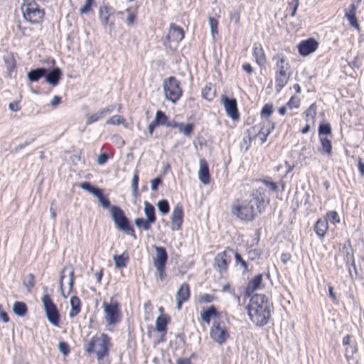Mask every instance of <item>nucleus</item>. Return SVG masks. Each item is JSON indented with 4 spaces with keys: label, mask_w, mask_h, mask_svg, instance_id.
<instances>
[{
    "label": "nucleus",
    "mask_w": 364,
    "mask_h": 364,
    "mask_svg": "<svg viewBox=\"0 0 364 364\" xmlns=\"http://www.w3.org/2000/svg\"><path fill=\"white\" fill-rule=\"evenodd\" d=\"M267 129L264 127L261 128L259 133L263 134V136L261 137V141L262 143L267 141V136L271 133V132L274 129V123L270 120L267 119Z\"/></svg>",
    "instance_id": "c9c22d12"
},
{
    "label": "nucleus",
    "mask_w": 364,
    "mask_h": 364,
    "mask_svg": "<svg viewBox=\"0 0 364 364\" xmlns=\"http://www.w3.org/2000/svg\"><path fill=\"white\" fill-rule=\"evenodd\" d=\"M208 21L210 27V32L212 35L214 36L218 33V21L213 17H210Z\"/></svg>",
    "instance_id": "4d7b16f0"
},
{
    "label": "nucleus",
    "mask_w": 364,
    "mask_h": 364,
    "mask_svg": "<svg viewBox=\"0 0 364 364\" xmlns=\"http://www.w3.org/2000/svg\"><path fill=\"white\" fill-rule=\"evenodd\" d=\"M346 17L347 18L350 26L355 28L357 30L360 29V26L357 21L356 16H348Z\"/></svg>",
    "instance_id": "052dcab7"
},
{
    "label": "nucleus",
    "mask_w": 364,
    "mask_h": 364,
    "mask_svg": "<svg viewBox=\"0 0 364 364\" xmlns=\"http://www.w3.org/2000/svg\"><path fill=\"white\" fill-rule=\"evenodd\" d=\"M124 12L127 14V17L126 19V23L127 26H132L136 19V13L131 8H127Z\"/></svg>",
    "instance_id": "58836bf2"
},
{
    "label": "nucleus",
    "mask_w": 364,
    "mask_h": 364,
    "mask_svg": "<svg viewBox=\"0 0 364 364\" xmlns=\"http://www.w3.org/2000/svg\"><path fill=\"white\" fill-rule=\"evenodd\" d=\"M156 251V256L153 258L154 266L161 267L166 266L168 259V255L164 247H154Z\"/></svg>",
    "instance_id": "dca6fc26"
},
{
    "label": "nucleus",
    "mask_w": 364,
    "mask_h": 364,
    "mask_svg": "<svg viewBox=\"0 0 364 364\" xmlns=\"http://www.w3.org/2000/svg\"><path fill=\"white\" fill-rule=\"evenodd\" d=\"M213 299V296L212 295L205 294L200 296V302L201 303H210Z\"/></svg>",
    "instance_id": "774afa93"
},
{
    "label": "nucleus",
    "mask_w": 364,
    "mask_h": 364,
    "mask_svg": "<svg viewBox=\"0 0 364 364\" xmlns=\"http://www.w3.org/2000/svg\"><path fill=\"white\" fill-rule=\"evenodd\" d=\"M155 122L158 125H164L166 124L168 119L167 116L165 114V113L161 110L156 111L154 117Z\"/></svg>",
    "instance_id": "ea45409f"
},
{
    "label": "nucleus",
    "mask_w": 364,
    "mask_h": 364,
    "mask_svg": "<svg viewBox=\"0 0 364 364\" xmlns=\"http://www.w3.org/2000/svg\"><path fill=\"white\" fill-rule=\"evenodd\" d=\"M58 349L64 355H67L70 351L68 344L63 341L58 343Z\"/></svg>",
    "instance_id": "bf43d9fd"
},
{
    "label": "nucleus",
    "mask_w": 364,
    "mask_h": 364,
    "mask_svg": "<svg viewBox=\"0 0 364 364\" xmlns=\"http://www.w3.org/2000/svg\"><path fill=\"white\" fill-rule=\"evenodd\" d=\"M157 208H158L159 211L162 215L168 214L170 210L168 202L165 199L159 200L157 203Z\"/></svg>",
    "instance_id": "37998d69"
},
{
    "label": "nucleus",
    "mask_w": 364,
    "mask_h": 364,
    "mask_svg": "<svg viewBox=\"0 0 364 364\" xmlns=\"http://www.w3.org/2000/svg\"><path fill=\"white\" fill-rule=\"evenodd\" d=\"M102 307L105 313V319L107 325H115L120 321L121 313L119 304L117 301L111 303L104 301Z\"/></svg>",
    "instance_id": "1a4fd4ad"
},
{
    "label": "nucleus",
    "mask_w": 364,
    "mask_h": 364,
    "mask_svg": "<svg viewBox=\"0 0 364 364\" xmlns=\"http://www.w3.org/2000/svg\"><path fill=\"white\" fill-rule=\"evenodd\" d=\"M168 38L173 41L179 42L184 38V31L181 27L171 23Z\"/></svg>",
    "instance_id": "412c9836"
},
{
    "label": "nucleus",
    "mask_w": 364,
    "mask_h": 364,
    "mask_svg": "<svg viewBox=\"0 0 364 364\" xmlns=\"http://www.w3.org/2000/svg\"><path fill=\"white\" fill-rule=\"evenodd\" d=\"M95 196L97 198L99 202L104 208L110 207V202L109 199L103 195L102 189H100L98 191V193H97Z\"/></svg>",
    "instance_id": "c03bdc74"
},
{
    "label": "nucleus",
    "mask_w": 364,
    "mask_h": 364,
    "mask_svg": "<svg viewBox=\"0 0 364 364\" xmlns=\"http://www.w3.org/2000/svg\"><path fill=\"white\" fill-rule=\"evenodd\" d=\"M319 135H328L331 134V128L329 124H321L318 127Z\"/></svg>",
    "instance_id": "5fc2aeb1"
},
{
    "label": "nucleus",
    "mask_w": 364,
    "mask_h": 364,
    "mask_svg": "<svg viewBox=\"0 0 364 364\" xmlns=\"http://www.w3.org/2000/svg\"><path fill=\"white\" fill-rule=\"evenodd\" d=\"M218 315V311L214 306H210L206 310L203 311L200 314L201 319L205 322L207 324H209L210 322V318L212 316H216Z\"/></svg>",
    "instance_id": "c85d7f7f"
},
{
    "label": "nucleus",
    "mask_w": 364,
    "mask_h": 364,
    "mask_svg": "<svg viewBox=\"0 0 364 364\" xmlns=\"http://www.w3.org/2000/svg\"><path fill=\"white\" fill-rule=\"evenodd\" d=\"M273 112V105L271 104H266L261 110V116L262 117H269Z\"/></svg>",
    "instance_id": "8fccbe9b"
},
{
    "label": "nucleus",
    "mask_w": 364,
    "mask_h": 364,
    "mask_svg": "<svg viewBox=\"0 0 364 364\" xmlns=\"http://www.w3.org/2000/svg\"><path fill=\"white\" fill-rule=\"evenodd\" d=\"M231 262L230 255H228L226 250L218 253L213 260V267L221 276L226 273L228 267Z\"/></svg>",
    "instance_id": "9b49d317"
},
{
    "label": "nucleus",
    "mask_w": 364,
    "mask_h": 364,
    "mask_svg": "<svg viewBox=\"0 0 364 364\" xmlns=\"http://www.w3.org/2000/svg\"><path fill=\"white\" fill-rule=\"evenodd\" d=\"M110 13L107 7L100 9V19L103 26H109L112 27L114 26L113 22H109Z\"/></svg>",
    "instance_id": "c756f323"
},
{
    "label": "nucleus",
    "mask_w": 364,
    "mask_h": 364,
    "mask_svg": "<svg viewBox=\"0 0 364 364\" xmlns=\"http://www.w3.org/2000/svg\"><path fill=\"white\" fill-rule=\"evenodd\" d=\"M235 262L237 265L240 264L243 268V272H246L248 271V265L246 261H245L240 254L235 252Z\"/></svg>",
    "instance_id": "de8ad7c7"
},
{
    "label": "nucleus",
    "mask_w": 364,
    "mask_h": 364,
    "mask_svg": "<svg viewBox=\"0 0 364 364\" xmlns=\"http://www.w3.org/2000/svg\"><path fill=\"white\" fill-rule=\"evenodd\" d=\"M290 66L283 57H279L276 63V89L279 92L288 82L290 77Z\"/></svg>",
    "instance_id": "423d86ee"
},
{
    "label": "nucleus",
    "mask_w": 364,
    "mask_h": 364,
    "mask_svg": "<svg viewBox=\"0 0 364 364\" xmlns=\"http://www.w3.org/2000/svg\"><path fill=\"white\" fill-rule=\"evenodd\" d=\"M178 127L176 128L178 131L182 133L185 136L189 137L191 136L193 131V124L188 123L184 124L183 123L178 122Z\"/></svg>",
    "instance_id": "f704fd0d"
},
{
    "label": "nucleus",
    "mask_w": 364,
    "mask_h": 364,
    "mask_svg": "<svg viewBox=\"0 0 364 364\" xmlns=\"http://www.w3.org/2000/svg\"><path fill=\"white\" fill-rule=\"evenodd\" d=\"M108 160V155L105 153L101 154L98 156L97 164L100 165L105 164Z\"/></svg>",
    "instance_id": "338daca9"
},
{
    "label": "nucleus",
    "mask_w": 364,
    "mask_h": 364,
    "mask_svg": "<svg viewBox=\"0 0 364 364\" xmlns=\"http://www.w3.org/2000/svg\"><path fill=\"white\" fill-rule=\"evenodd\" d=\"M80 187L87 191L88 193L92 194L93 196H95L97 193H98V191L100 190V188L95 187L90 184V182H83L80 184Z\"/></svg>",
    "instance_id": "a19ab883"
},
{
    "label": "nucleus",
    "mask_w": 364,
    "mask_h": 364,
    "mask_svg": "<svg viewBox=\"0 0 364 364\" xmlns=\"http://www.w3.org/2000/svg\"><path fill=\"white\" fill-rule=\"evenodd\" d=\"M163 90L166 99L173 103L176 102L182 95L180 82L173 76L164 80Z\"/></svg>",
    "instance_id": "0eeeda50"
},
{
    "label": "nucleus",
    "mask_w": 364,
    "mask_h": 364,
    "mask_svg": "<svg viewBox=\"0 0 364 364\" xmlns=\"http://www.w3.org/2000/svg\"><path fill=\"white\" fill-rule=\"evenodd\" d=\"M272 305L264 294L253 295L247 306L251 321L257 326H262L267 323L272 311Z\"/></svg>",
    "instance_id": "f03ea898"
},
{
    "label": "nucleus",
    "mask_w": 364,
    "mask_h": 364,
    "mask_svg": "<svg viewBox=\"0 0 364 364\" xmlns=\"http://www.w3.org/2000/svg\"><path fill=\"white\" fill-rule=\"evenodd\" d=\"M65 271H68V275H69V277H70V280H69V283H68V286H69L68 294L73 289V284H74V268H73V265L71 264H67L66 265L64 266V267L63 268V269L60 272V282H59L60 283L59 284H60V290L62 291V294H63V296L64 297H66V296L64 295L63 291V280L65 278L64 272Z\"/></svg>",
    "instance_id": "f3484780"
},
{
    "label": "nucleus",
    "mask_w": 364,
    "mask_h": 364,
    "mask_svg": "<svg viewBox=\"0 0 364 364\" xmlns=\"http://www.w3.org/2000/svg\"><path fill=\"white\" fill-rule=\"evenodd\" d=\"M104 117L102 114L101 112L99 110L98 112L90 115L87 117L86 119V124L89 125L101 119H102Z\"/></svg>",
    "instance_id": "09e8293b"
},
{
    "label": "nucleus",
    "mask_w": 364,
    "mask_h": 364,
    "mask_svg": "<svg viewBox=\"0 0 364 364\" xmlns=\"http://www.w3.org/2000/svg\"><path fill=\"white\" fill-rule=\"evenodd\" d=\"M138 181H139V174L138 171L135 170L132 176V194L134 196H137L138 193Z\"/></svg>",
    "instance_id": "a18cd8bd"
},
{
    "label": "nucleus",
    "mask_w": 364,
    "mask_h": 364,
    "mask_svg": "<svg viewBox=\"0 0 364 364\" xmlns=\"http://www.w3.org/2000/svg\"><path fill=\"white\" fill-rule=\"evenodd\" d=\"M92 2L93 0H85V4L80 9V14H84L89 13L91 10Z\"/></svg>",
    "instance_id": "6e6d98bb"
},
{
    "label": "nucleus",
    "mask_w": 364,
    "mask_h": 364,
    "mask_svg": "<svg viewBox=\"0 0 364 364\" xmlns=\"http://www.w3.org/2000/svg\"><path fill=\"white\" fill-rule=\"evenodd\" d=\"M110 213L116 227L119 230L130 235L133 239L136 238L133 228L129 225V221L128 218L126 217L124 213L119 207L116 205L111 206Z\"/></svg>",
    "instance_id": "39448f33"
},
{
    "label": "nucleus",
    "mask_w": 364,
    "mask_h": 364,
    "mask_svg": "<svg viewBox=\"0 0 364 364\" xmlns=\"http://www.w3.org/2000/svg\"><path fill=\"white\" fill-rule=\"evenodd\" d=\"M162 183V180L159 177H156L151 181V190L156 191L158 189L159 185Z\"/></svg>",
    "instance_id": "0e129e2a"
},
{
    "label": "nucleus",
    "mask_w": 364,
    "mask_h": 364,
    "mask_svg": "<svg viewBox=\"0 0 364 364\" xmlns=\"http://www.w3.org/2000/svg\"><path fill=\"white\" fill-rule=\"evenodd\" d=\"M70 311L69 312V317L73 318L77 316L80 310V300L76 296H73L70 299Z\"/></svg>",
    "instance_id": "393cba45"
},
{
    "label": "nucleus",
    "mask_w": 364,
    "mask_h": 364,
    "mask_svg": "<svg viewBox=\"0 0 364 364\" xmlns=\"http://www.w3.org/2000/svg\"><path fill=\"white\" fill-rule=\"evenodd\" d=\"M124 122V119L123 117L120 115H114L109 117L107 121V124L110 125H119Z\"/></svg>",
    "instance_id": "49530a36"
},
{
    "label": "nucleus",
    "mask_w": 364,
    "mask_h": 364,
    "mask_svg": "<svg viewBox=\"0 0 364 364\" xmlns=\"http://www.w3.org/2000/svg\"><path fill=\"white\" fill-rule=\"evenodd\" d=\"M252 55L256 63L262 67L266 63L264 50L261 43H255L252 47Z\"/></svg>",
    "instance_id": "6ab92c4d"
},
{
    "label": "nucleus",
    "mask_w": 364,
    "mask_h": 364,
    "mask_svg": "<svg viewBox=\"0 0 364 364\" xmlns=\"http://www.w3.org/2000/svg\"><path fill=\"white\" fill-rule=\"evenodd\" d=\"M190 297V289L187 283H183L176 293V299L187 301Z\"/></svg>",
    "instance_id": "cd10ccee"
},
{
    "label": "nucleus",
    "mask_w": 364,
    "mask_h": 364,
    "mask_svg": "<svg viewBox=\"0 0 364 364\" xmlns=\"http://www.w3.org/2000/svg\"><path fill=\"white\" fill-rule=\"evenodd\" d=\"M35 140L34 138H31L29 140H26L24 142L18 144V146H15L11 151V154H16L18 153L20 150H21L22 149L25 148L26 146H28L29 144H31L32 142H33Z\"/></svg>",
    "instance_id": "603ef678"
},
{
    "label": "nucleus",
    "mask_w": 364,
    "mask_h": 364,
    "mask_svg": "<svg viewBox=\"0 0 364 364\" xmlns=\"http://www.w3.org/2000/svg\"><path fill=\"white\" fill-rule=\"evenodd\" d=\"M117 109V111L119 112L122 109V106L119 104H110L107 107L101 109L100 111L101 112L103 117L107 114H111L114 109Z\"/></svg>",
    "instance_id": "79ce46f5"
},
{
    "label": "nucleus",
    "mask_w": 364,
    "mask_h": 364,
    "mask_svg": "<svg viewBox=\"0 0 364 364\" xmlns=\"http://www.w3.org/2000/svg\"><path fill=\"white\" fill-rule=\"evenodd\" d=\"M262 182L272 191H277L278 189L277 184L269 179H263Z\"/></svg>",
    "instance_id": "13d9d810"
},
{
    "label": "nucleus",
    "mask_w": 364,
    "mask_h": 364,
    "mask_svg": "<svg viewBox=\"0 0 364 364\" xmlns=\"http://www.w3.org/2000/svg\"><path fill=\"white\" fill-rule=\"evenodd\" d=\"M316 109H317V105H316V103H313L310 105V107L304 112L305 120H306V123L311 122L312 124H314L315 117L316 114Z\"/></svg>",
    "instance_id": "7c9ffc66"
},
{
    "label": "nucleus",
    "mask_w": 364,
    "mask_h": 364,
    "mask_svg": "<svg viewBox=\"0 0 364 364\" xmlns=\"http://www.w3.org/2000/svg\"><path fill=\"white\" fill-rule=\"evenodd\" d=\"M110 347V338L105 333L99 337H92L84 346L85 350L88 353H95L98 361L108 355Z\"/></svg>",
    "instance_id": "7ed1b4c3"
},
{
    "label": "nucleus",
    "mask_w": 364,
    "mask_h": 364,
    "mask_svg": "<svg viewBox=\"0 0 364 364\" xmlns=\"http://www.w3.org/2000/svg\"><path fill=\"white\" fill-rule=\"evenodd\" d=\"M262 279L263 275L262 274H259L253 277L248 283L247 287V294H251L254 293L255 291L260 289L262 288Z\"/></svg>",
    "instance_id": "aec40b11"
},
{
    "label": "nucleus",
    "mask_w": 364,
    "mask_h": 364,
    "mask_svg": "<svg viewBox=\"0 0 364 364\" xmlns=\"http://www.w3.org/2000/svg\"><path fill=\"white\" fill-rule=\"evenodd\" d=\"M357 348L356 346L351 343L346 346V357L348 360L350 359L353 355L356 353Z\"/></svg>",
    "instance_id": "3c124183"
},
{
    "label": "nucleus",
    "mask_w": 364,
    "mask_h": 364,
    "mask_svg": "<svg viewBox=\"0 0 364 364\" xmlns=\"http://www.w3.org/2000/svg\"><path fill=\"white\" fill-rule=\"evenodd\" d=\"M328 229V221L326 218H319L314 226V230L316 235L323 237L326 233V231Z\"/></svg>",
    "instance_id": "5701e85b"
},
{
    "label": "nucleus",
    "mask_w": 364,
    "mask_h": 364,
    "mask_svg": "<svg viewBox=\"0 0 364 364\" xmlns=\"http://www.w3.org/2000/svg\"><path fill=\"white\" fill-rule=\"evenodd\" d=\"M327 220H328L333 223H340V218L338 214V213L335 210L329 211L327 214Z\"/></svg>",
    "instance_id": "864d4df0"
},
{
    "label": "nucleus",
    "mask_w": 364,
    "mask_h": 364,
    "mask_svg": "<svg viewBox=\"0 0 364 364\" xmlns=\"http://www.w3.org/2000/svg\"><path fill=\"white\" fill-rule=\"evenodd\" d=\"M183 218V206L181 203H177L173 210L171 216V223L172 230H178L181 228Z\"/></svg>",
    "instance_id": "ddd939ff"
},
{
    "label": "nucleus",
    "mask_w": 364,
    "mask_h": 364,
    "mask_svg": "<svg viewBox=\"0 0 364 364\" xmlns=\"http://www.w3.org/2000/svg\"><path fill=\"white\" fill-rule=\"evenodd\" d=\"M134 224L139 229L149 230L152 223L148 222L146 219L144 220L143 218H138L135 219Z\"/></svg>",
    "instance_id": "e433bc0d"
},
{
    "label": "nucleus",
    "mask_w": 364,
    "mask_h": 364,
    "mask_svg": "<svg viewBox=\"0 0 364 364\" xmlns=\"http://www.w3.org/2000/svg\"><path fill=\"white\" fill-rule=\"evenodd\" d=\"M221 102L224 106L227 115L230 118L233 120H237L240 118L236 99L223 95L221 97Z\"/></svg>",
    "instance_id": "f8f14e48"
},
{
    "label": "nucleus",
    "mask_w": 364,
    "mask_h": 364,
    "mask_svg": "<svg viewBox=\"0 0 364 364\" xmlns=\"http://www.w3.org/2000/svg\"><path fill=\"white\" fill-rule=\"evenodd\" d=\"M42 302L48 321L55 326H59L60 314L56 305L53 303L48 294L42 297Z\"/></svg>",
    "instance_id": "6e6552de"
},
{
    "label": "nucleus",
    "mask_w": 364,
    "mask_h": 364,
    "mask_svg": "<svg viewBox=\"0 0 364 364\" xmlns=\"http://www.w3.org/2000/svg\"><path fill=\"white\" fill-rule=\"evenodd\" d=\"M35 277L32 273H29L23 279V284L26 288L27 291L30 292L34 287Z\"/></svg>",
    "instance_id": "4c0bfd02"
},
{
    "label": "nucleus",
    "mask_w": 364,
    "mask_h": 364,
    "mask_svg": "<svg viewBox=\"0 0 364 364\" xmlns=\"http://www.w3.org/2000/svg\"><path fill=\"white\" fill-rule=\"evenodd\" d=\"M259 255H260L259 251L256 249L250 250L247 252V257L250 260H254V259L259 257Z\"/></svg>",
    "instance_id": "680f3d73"
},
{
    "label": "nucleus",
    "mask_w": 364,
    "mask_h": 364,
    "mask_svg": "<svg viewBox=\"0 0 364 364\" xmlns=\"http://www.w3.org/2000/svg\"><path fill=\"white\" fill-rule=\"evenodd\" d=\"M113 261L114 262L115 267L122 268L127 266L129 261V256L125 252L121 255H115L113 256Z\"/></svg>",
    "instance_id": "bb28decb"
},
{
    "label": "nucleus",
    "mask_w": 364,
    "mask_h": 364,
    "mask_svg": "<svg viewBox=\"0 0 364 364\" xmlns=\"http://www.w3.org/2000/svg\"><path fill=\"white\" fill-rule=\"evenodd\" d=\"M320 142L321 147L319 149L321 152H323L325 154H327L328 155H330L332 151V144L330 139H328L327 137H320Z\"/></svg>",
    "instance_id": "72a5a7b5"
},
{
    "label": "nucleus",
    "mask_w": 364,
    "mask_h": 364,
    "mask_svg": "<svg viewBox=\"0 0 364 364\" xmlns=\"http://www.w3.org/2000/svg\"><path fill=\"white\" fill-rule=\"evenodd\" d=\"M318 45L315 39L309 38L299 43L297 48L300 55L306 56L314 53L317 49Z\"/></svg>",
    "instance_id": "4468645a"
},
{
    "label": "nucleus",
    "mask_w": 364,
    "mask_h": 364,
    "mask_svg": "<svg viewBox=\"0 0 364 364\" xmlns=\"http://www.w3.org/2000/svg\"><path fill=\"white\" fill-rule=\"evenodd\" d=\"M155 268L156 269V271H157V273H158V279H160L161 281H162L165 276H166V274H165V266H161V267H155Z\"/></svg>",
    "instance_id": "69168bd1"
},
{
    "label": "nucleus",
    "mask_w": 364,
    "mask_h": 364,
    "mask_svg": "<svg viewBox=\"0 0 364 364\" xmlns=\"http://www.w3.org/2000/svg\"><path fill=\"white\" fill-rule=\"evenodd\" d=\"M210 338L219 345L225 343L229 338V333L225 323L219 320H215L213 322L210 331Z\"/></svg>",
    "instance_id": "9d476101"
},
{
    "label": "nucleus",
    "mask_w": 364,
    "mask_h": 364,
    "mask_svg": "<svg viewBox=\"0 0 364 364\" xmlns=\"http://www.w3.org/2000/svg\"><path fill=\"white\" fill-rule=\"evenodd\" d=\"M264 192L262 189L253 191L250 200H245L234 204L231 213L242 221H252L257 213L264 210L267 203Z\"/></svg>",
    "instance_id": "f257e3e1"
},
{
    "label": "nucleus",
    "mask_w": 364,
    "mask_h": 364,
    "mask_svg": "<svg viewBox=\"0 0 364 364\" xmlns=\"http://www.w3.org/2000/svg\"><path fill=\"white\" fill-rule=\"evenodd\" d=\"M199 166L198 178L200 181L204 185L209 184L210 181V177L208 165L205 159H200Z\"/></svg>",
    "instance_id": "a211bd4d"
},
{
    "label": "nucleus",
    "mask_w": 364,
    "mask_h": 364,
    "mask_svg": "<svg viewBox=\"0 0 364 364\" xmlns=\"http://www.w3.org/2000/svg\"><path fill=\"white\" fill-rule=\"evenodd\" d=\"M356 6L354 3H352L349 6L348 10H346L345 16H355Z\"/></svg>",
    "instance_id": "e2e57ef3"
},
{
    "label": "nucleus",
    "mask_w": 364,
    "mask_h": 364,
    "mask_svg": "<svg viewBox=\"0 0 364 364\" xmlns=\"http://www.w3.org/2000/svg\"><path fill=\"white\" fill-rule=\"evenodd\" d=\"M46 74V68H38L33 69L27 73V77L31 82H38L41 78L44 77Z\"/></svg>",
    "instance_id": "b1692460"
},
{
    "label": "nucleus",
    "mask_w": 364,
    "mask_h": 364,
    "mask_svg": "<svg viewBox=\"0 0 364 364\" xmlns=\"http://www.w3.org/2000/svg\"><path fill=\"white\" fill-rule=\"evenodd\" d=\"M203 98L208 101H211L215 96V90L212 87L211 84L205 85L201 90Z\"/></svg>",
    "instance_id": "2f4dec72"
},
{
    "label": "nucleus",
    "mask_w": 364,
    "mask_h": 364,
    "mask_svg": "<svg viewBox=\"0 0 364 364\" xmlns=\"http://www.w3.org/2000/svg\"><path fill=\"white\" fill-rule=\"evenodd\" d=\"M144 213L146 217V220H148V222H150L151 223L154 224L156 220L155 208L154 205H152L150 203H149L146 200L144 201Z\"/></svg>",
    "instance_id": "a878e982"
},
{
    "label": "nucleus",
    "mask_w": 364,
    "mask_h": 364,
    "mask_svg": "<svg viewBox=\"0 0 364 364\" xmlns=\"http://www.w3.org/2000/svg\"><path fill=\"white\" fill-rule=\"evenodd\" d=\"M21 10L25 20L33 24L40 23L45 14L44 10L33 0H24Z\"/></svg>",
    "instance_id": "20e7f679"
},
{
    "label": "nucleus",
    "mask_w": 364,
    "mask_h": 364,
    "mask_svg": "<svg viewBox=\"0 0 364 364\" xmlns=\"http://www.w3.org/2000/svg\"><path fill=\"white\" fill-rule=\"evenodd\" d=\"M170 321V318L167 315H161L156 318L155 328L156 331L162 333L164 336L167 330V324Z\"/></svg>",
    "instance_id": "4be33fe9"
},
{
    "label": "nucleus",
    "mask_w": 364,
    "mask_h": 364,
    "mask_svg": "<svg viewBox=\"0 0 364 364\" xmlns=\"http://www.w3.org/2000/svg\"><path fill=\"white\" fill-rule=\"evenodd\" d=\"M27 306L24 302L16 301L13 306L14 313L18 316H23L27 312Z\"/></svg>",
    "instance_id": "473e14b6"
},
{
    "label": "nucleus",
    "mask_w": 364,
    "mask_h": 364,
    "mask_svg": "<svg viewBox=\"0 0 364 364\" xmlns=\"http://www.w3.org/2000/svg\"><path fill=\"white\" fill-rule=\"evenodd\" d=\"M63 75L60 68L55 67L50 70L46 69V74L44 75L46 82L53 87L58 85L60 80Z\"/></svg>",
    "instance_id": "2eb2a0df"
}]
</instances>
